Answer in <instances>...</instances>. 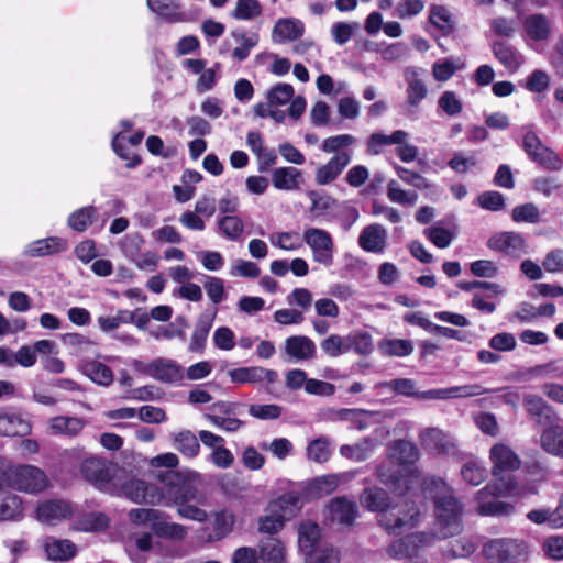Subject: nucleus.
Listing matches in <instances>:
<instances>
[{
	"label": "nucleus",
	"instance_id": "nucleus-50",
	"mask_svg": "<svg viewBox=\"0 0 563 563\" xmlns=\"http://www.w3.org/2000/svg\"><path fill=\"white\" fill-rule=\"evenodd\" d=\"M332 453V443L328 437H320L309 442L306 454L314 463H325Z\"/></svg>",
	"mask_w": 563,
	"mask_h": 563
},
{
	"label": "nucleus",
	"instance_id": "nucleus-26",
	"mask_svg": "<svg viewBox=\"0 0 563 563\" xmlns=\"http://www.w3.org/2000/svg\"><path fill=\"white\" fill-rule=\"evenodd\" d=\"M258 563H285L286 547L275 537L263 538L257 545Z\"/></svg>",
	"mask_w": 563,
	"mask_h": 563
},
{
	"label": "nucleus",
	"instance_id": "nucleus-41",
	"mask_svg": "<svg viewBox=\"0 0 563 563\" xmlns=\"http://www.w3.org/2000/svg\"><path fill=\"white\" fill-rule=\"evenodd\" d=\"M244 232L243 220L234 214H225L217 219V233L230 241H239Z\"/></svg>",
	"mask_w": 563,
	"mask_h": 563
},
{
	"label": "nucleus",
	"instance_id": "nucleus-17",
	"mask_svg": "<svg viewBox=\"0 0 563 563\" xmlns=\"http://www.w3.org/2000/svg\"><path fill=\"white\" fill-rule=\"evenodd\" d=\"M228 375L231 382L235 384H260L266 382L268 385H272L278 379V373L276 371L261 366L230 369Z\"/></svg>",
	"mask_w": 563,
	"mask_h": 563
},
{
	"label": "nucleus",
	"instance_id": "nucleus-62",
	"mask_svg": "<svg viewBox=\"0 0 563 563\" xmlns=\"http://www.w3.org/2000/svg\"><path fill=\"white\" fill-rule=\"evenodd\" d=\"M358 30L357 22H335L332 24L330 33L338 45H344Z\"/></svg>",
	"mask_w": 563,
	"mask_h": 563
},
{
	"label": "nucleus",
	"instance_id": "nucleus-32",
	"mask_svg": "<svg viewBox=\"0 0 563 563\" xmlns=\"http://www.w3.org/2000/svg\"><path fill=\"white\" fill-rule=\"evenodd\" d=\"M305 31L303 23L298 19L284 18L279 19L273 29L272 37L276 43L285 41H294L299 38Z\"/></svg>",
	"mask_w": 563,
	"mask_h": 563
},
{
	"label": "nucleus",
	"instance_id": "nucleus-13",
	"mask_svg": "<svg viewBox=\"0 0 563 563\" xmlns=\"http://www.w3.org/2000/svg\"><path fill=\"white\" fill-rule=\"evenodd\" d=\"M152 378L166 384H176L185 378V369L174 360L158 357L144 368Z\"/></svg>",
	"mask_w": 563,
	"mask_h": 563
},
{
	"label": "nucleus",
	"instance_id": "nucleus-27",
	"mask_svg": "<svg viewBox=\"0 0 563 563\" xmlns=\"http://www.w3.org/2000/svg\"><path fill=\"white\" fill-rule=\"evenodd\" d=\"M86 420L79 417L56 416L47 421L48 431L53 435L77 437L86 426Z\"/></svg>",
	"mask_w": 563,
	"mask_h": 563
},
{
	"label": "nucleus",
	"instance_id": "nucleus-33",
	"mask_svg": "<svg viewBox=\"0 0 563 563\" xmlns=\"http://www.w3.org/2000/svg\"><path fill=\"white\" fill-rule=\"evenodd\" d=\"M493 53L498 62L510 73H516L525 63L523 55L505 42L494 43Z\"/></svg>",
	"mask_w": 563,
	"mask_h": 563
},
{
	"label": "nucleus",
	"instance_id": "nucleus-30",
	"mask_svg": "<svg viewBox=\"0 0 563 563\" xmlns=\"http://www.w3.org/2000/svg\"><path fill=\"white\" fill-rule=\"evenodd\" d=\"M147 7L168 23L183 22L186 19L180 0H147Z\"/></svg>",
	"mask_w": 563,
	"mask_h": 563
},
{
	"label": "nucleus",
	"instance_id": "nucleus-37",
	"mask_svg": "<svg viewBox=\"0 0 563 563\" xmlns=\"http://www.w3.org/2000/svg\"><path fill=\"white\" fill-rule=\"evenodd\" d=\"M360 503L365 509L377 511L378 515H382L383 511L387 510L393 505L389 501L387 493L376 486L365 488L360 496Z\"/></svg>",
	"mask_w": 563,
	"mask_h": 563
},
{
	"label": "nucleus",
	"instance_id": "nucleus-4",
	"mask_svg": "<svg viewBox=\"0 0 563 563\" xmlns=\"http://www.w3.org/2000/svg\"><path fill=\"white\" fill-rule=\"evenodd\" d=\"M419 457L418 448L409 441L400 440L390 448L388 460L377 468L379 481L394 489L401 492L408 488V477L402 472H408Z\"/></svg>",
	"mask_w": 563,
	"mask_h": 563
},
{
	"label": "nucleus",
	"instance_id": "nucleus-10",
	"mask_svg": "<svg viewBox=\"0 0 563 563\" xmlns=\"http://www.w3.org/2000/svg\"><path fill=\"white\" fill-rule=\"evenodd\" d=\"M522 147L529 158L541 167L551 170H559L561 168V159L552 150L542 144L534 132L528 131L525 134Z\"/></svg>",
	"mask_w": 563,
	"mask_h": 563
},
{
	"label": "nucleus",
	"instance_id": "nucleus-36",
	"mask_svg": "<svg viewBox=\"0 0 563 563\" xmlns=\"http://www.w3.org/2000/svg\"><path fill=\"white\" fill-rule=\"evenodd\" d=\"M376 413L360 409H340L334 412V420L346 421L351 429L364 430L375 422Z\"/></svg>",
	"mask_w": 563,
	"mask_h": 563
},
{
	"label": "nucleus",
	"instance_id": "nucleus-44",
	"mask_svg": "<svg viewBox=\"0 0 563 563\" xmlns=\"http://www.w3.org/2000/svg\"><path fill=\"white\" fill-rule=\"evenodd\" d=\"M408 140V133L402 130H396L391 134L373 133L367 142L368 151L372 154L378 155L384 146L398 145L402 141Z\"/></svg>",
	"mask_w": 563,
	"mask_h": 563
},
{
	"label": "nucleus",
	"instance_id": "nucleus-51",
	"mask_svg": "<svg viewBox=\"0 0 563 563\" xmlns=\"http://www.w3.org/2000/svg\"><path fill=\"white\" fill-rule=\"evenodd\" d=\"M349 352L353 351L358 355H368L374 350L373 338L368 332L362 330L351 331L346 335Z\"/></svg>",
	"mask_w": 563,
	"mask_h": 563
},
{
	"label": "nucleus",
	"instance_id": "nucleus-14",
	"mask_svg": "<svg viewBox=\"0 0 563 563\" xmlns=\"http://www.w3.org/2000/svg\"><path fill=\"white\" fill-rule=\"evenodd\" d=\"M432 539L433 536L427 532L406 534L404 538L390 543L386 549V553L394 560H401L411 556L419 548L431 543Z\"/></svg>",
	"mask_w": 563,
	"mask_h": 563
},
{
	"label": "nucleus",
	"instance_id": "nucleus-54",
	"mask_svg": "<svg viewBox=\"0 0 563 563\" xmlns=\"http://www.w3.org/2000/svg\"><path fill=\"white\" fill-rule=\"evenodd\" d=\"M320 347L324 355L331 358L349 353L346 335L330 334L320 342Z\"/></svg>",
	"mask_w": 563,
	"mask_h": 563
},
{
	"label": "nucleus",
	"instance_id": "nucleus-28",
	"mask_svg": "<svg viewBox=\"0 0 563 563\" xmlns=\"http://www.w3.org/2000/svg\"><path fill=\"white\" fill-rule=\"evenodd\" d=\"M423 70L417 67H408L405 69L404 77L408 85L407 98L411 107H417L428 93L427 86L422 80Z\"/></svg>",
	"mask_w": 563,
	"mask_h": 563
},
{
	"label": "nucleus",
	"instance_id": "nucleus-5",
	"mask_svg": "<svg viewBox=\"0 0 563 563\" xmlns=\"http://www.w3.org/2000/svg\"><path fill=\"white\" fill-rule=\"evenodd\" d=\"M0 474V489L13 488L25 494H38L48 486L46 474L38 467L30 464H11L2 457Z\"/></svg>",
	"mask_w": 563,
	"mask_h": 563
},
{
	"label": "nucleus",
	"instance_id": "nucleus-40",
	"mask_svg": "<svg viewBox=\"0 0 563 563\" xmlns=\"http://www.w3.org/2000/svg\"><path fill=\"white\" fill-rule=\"evenodd\" d=\"M44 549L47 558L52 561H67L76 554V547L73 542L52 537L45 539Z\"/></svg>",
	"mask_w": 563,
	"mask_h": 563
},
{
	"label": "nucleus",
	"instance_id": "nucleus-16",
	"mask_svg": "<svg viewBox=\"0 0 563 563\" xmlns=\"http://www.w3.org/2000/svg\"><path fill=\"white\" fill-rule=\"evenodd\" d=\"M73 506L66 500H46L40 503L36 508V519L46 525H56L73 515Z\"/></svg>",
	"mask_w": 563,
	"mask_h": 563
},
{
	"label": "nucleus",
	"instance_id": "nucleus-3",
	"mask_svg": "<svg viewBox=\"0 0 563 563\" xmlns=\"http://www.w3.org/2000/svg\"><path fill=\"white\" fill-rule=\"evenodd\" d=\"M161 504L166 506L196 501L203 505L205 497L199 492L200 476L192 471H162L157 474Z\"/></svg>",
	"mask_w": 563,
	"mask_h": 563
},
{
	"label": "nucleus",
	"instance_id": "nucleus-47",
	"mask_svg": "<svg viewBox=\"0 0 563 563\" xmlns=\"http://www.w3.org/2000/svg\"><path fill=\"white\" fill-rule=\"evenodd\" d=\"M375 448V443L369 438H364L360 442L349 445L344 444L340 446V454L346 459H350L355 462H362L369 457L373 450Z\"/></svg>",
	"mask_w": 563,
	"mask_h": 563
},
{
	"label": "nucleus",
	"instance_id": "nucleus-45",
	"mask_svg": "<svg viewBox=\"0 0 563 563\" xmlns=\"http://www.w3.org/2000/svg\"><path fill=\"white\" fill-rule=\"evenodd\" d=\"M523 407L526 411L533 417L538 423H542V418L550 421L551 416H554L552 408L543 400L542 397L533 394H528L523 397Z\"/></svg>",
	"mask_w": 563,
	"mask_h": 563
},
{
	"label": "nucleus",
	"instance_id": "nucleus-7",
	"mask_svg": "<svg viewBox=\"0 0 563 563\" xmlns=\"http://www.w3.org/2000/svg\"><path fill=\"white\" fill-rule=\"evenodd\" d=\"M482 553L492 563H517L528 558L529 545L519 539H493L484 543Z\"/></svg>",
	"mask_w": 563,
	"mask_h": 563
},
{
	"label": "nucleus",
	"instance_id": "nucleus-38",
	"mask_svg": "<svg viewBox=\"0 0 563 563\" xmlns=\"http://www.w3.org/2000/svg\"><path fill=\"white\" fill-rule=\"evenodd\" d=\"M320 527L311 520H302L298 525V547L301 553H306L311 549L323 544L320 542Z\"/></svg>",
	"mask_w": 563,
	"mask_h": 563
},
{
	"label": "nucleus",
	"instance_id": "nucleus-39",
	"mask_svg": "<svg viewBox=\"0 0 563 563\" xmlns=\"http://www.w3.org/2000/svg\"><path fill=\"white\" fill-rule=\"evenodd\" d=\"M340 478L335 474H327L310 481L305 487L308 498L316 499L334 492L339 486Z\"/></svg>",
	"mask_w": 563,
	"mask_h": 563
},
{
	"label": "nucleus",
	"instance_id": "nucleus-12",
	"mask_svg": "<svg viewBox=\"0 0 563 563\" xmlns=\"http://www.w3.org/2000/svg\"><path fill=\"white\" fill-rule=\"evenodd\" d=\"M421 445L437 455H452L460 453L453 437L438 428H427L420 432Z\"/></svg>",
	"mask_w": 563,
	"mask_h": 563
},
{
	"label": "nucleus",
	"instance_id": "nucleus-21",
	"mask_svg": "<svg viewBox=\"0 0 563 563\" xmlns=\"http://www.w3.org/2000/svg\"><path fill=\"white\" fill-rule=\"evenodd\" d=\"M300 495L296 492H288L268 503L266 511L278 515L285 522L295 517L301 509Z\"/></svg>",
	"mask_w": 563,
	"mask_h": 563
},
{
	"label": "nucleus",
	"instance_id": "nucleus-43",
	"mask_svg": "<svg viewBox=\"0 0 563 563\" xmlns=\"http://www.w3.org/2000/svg\"><path fill=\"white\" fill-rule=\"evenodd\" d=\"M151 529L156 536L172 540H183L187 536V529L185 526L167 521L161 511L158 514V519L154 520Z\"/></svg>",
	"mask_w": 563,
	"mask_h": 563
},
{
	"label": "nucleus",
	"instance_id": "nucleus-20",
	"mask_svg": "<svg viewBox=\"0 0 563 563\" xmlns=\"http://www.w3.org/2000/svg\"><path fill=\"white\" fill-rule=\"evenodd\" d=\"M329 519L343 526H352L358 515L355 501L346 497H335L328 506Z\"/></svg>",
	"mask_w": 563,
	"mask_h": 563
},
{
	"label": "nucleus",
	"instance_id": "nucleus-22",
	"mask_svg": "<svg viewBox=\"0 0 563 563\" xmlns=\"http://www.w3.org/2000/svg\"><path fill=\"white\" fill-rule=\"evenodd\" d=\"M549 422L540 434L539 444L548 454L563 459V423Z\"/></svg>",
	"mask_w": 563,
	"mask_h": 563
},
{
	"label": "nucleus",
	"instance_id": "nucleus-2",
	"mask_svg": "<svg viewBox=\"0 0 563 563\" xmlns=\"http://www.w3.org/2000/svg\"><path fill=\"white\" fill-rule=\"evenodd\" d=\"M427 489L434 501L435 529L439 538H449L463 530L462 505L441 478H432Z\"/></svg>",
	"mask_w": 563,
	"mask_h": 563
},
{
	"label": "nucleus",
	"instance_id": "nucleus-18",
	"mask_svg": "<svg viewBox=\"0 0 563 563\" xmlns=\"http://www.w3.org/2000/svg\"><path fill=\"white\" fill-rule=\"evenodd\" d=\"M493 391L492 389H486L478 384L473 385H463V386H453L449 388H439V389H430L427 391H421L419 395V399L422 400H431V399H454V398H467L481 396L487 393Z\"/></svg>",
	"mask_w": 563,
	"mask_h": 563
},
{
	"label": "nucleus",
	"instance_id": "nucleus-63",
	"mask_svg": "<svg viewBox=\"0 0 563 563\" xmlns=\"http://www.w3.org/2000/svg\"><path fill=\"white\" fill-rule=\"evenodd\" d=\"M63 343L70 349L71 354L80 356L87 353L93 345V342L79 333H66L62 336Z\"/></svg>",
	"mask_w": 563,
	"mask_h": 563
},
{
	"label": "nucleus",
	"instance_id": "nucleus-55",
	"mask_svg": "<svg viewBox=\"0 0 563 563\" xmlns=\"http://www.w3.org/2000/svg\"><path fill=\"white\" fill-rule=\"evenodd\" d=\"M175 448L185 456L195 457L198 455L200 444L191 431H181L174 437Z\"/></svg>",
	"mask_w": 563,
	"mask_h": 563
},
{
	"label": "nucleus",
	"instance_id": "nucleus-46",
	"mask_svg": "<svg viewBox=\"0 0 563 563\" xmlns=\"http://www.w3.org/2000/svg\"><path fill=\"white\" fill-rule=\"evenodd\" d=\"M152 548V536L143 533L130 540L125 544V552L134 563H145L147 561L146 553Z\"/></svg>",
	"mask_w": 563,
	"mask_h": 563
},
{
	"label": "nucleus",
	"instance_id": "nucleus-64",
	"mask_svg": "<svg viewBox=\"0 0 563 563\" xmlns=\"http://www.w3.org/2000/svg\"><path fill=\"white\" fill-rule=\"evenodd\" d=\"M294 88L290 84H277L272 87L267 92V99L271 104L284 106L287 104L294 97Z\"/></svg>",
	"mask_w": 563,
	"mask_h": 563
},
{
	"label": "nucleus",
	"instance_id": "nucleus-6",
	"mask_svg": "<svg viewBox=\"0 0 563 563\" xmlns=\"http://www.w3.org/2000/svg\"><path fill=\"white\" fill-rule=\"evenodd\" d=\"M377 520L388 533L401 534L420 525L422 512L415 500L401 498L393 503L382 515H377Z\"/></svg>",
	"mask_w": 563,
	"mask_h": 563
},
{
	"label": "nucleus",
	"instance_id": "nucleus-61",
	"mask_svg": "<svg viewBox=\"0 0 563 563\" xmlns=\"http://www.w3.org/2000/svg\"><path fill=\"white\" fill-rule=\"evenodd\" d=\"M462 68H464V63L460 59L454 62L451 58H445L433 64L432 75L438 81H446L455 74L456 70Z\"/></svg>",
	"mask_w": 563,
	"mask_h": 563
},
{
	"label": "nucleus",
	"instance_id": "nucleus-34",
	"mask_svg": "<svg viewBox=\"0 0 563 563\" xmlns=\"http://www.w3.org/2000/svg\"><path fill=\"white\" fill-rule=\"evenodd\" d=\"M301 183L302 172L295 167H278L272 173V184L278 190H296Z\"/></svg>",
	"mask_w": 563,
	"mask_h": 563
},
{
	"label": "nucleus",
	"instance_id": "nucleus-25",
	"mask_svg": "<svg viewBox=\"0 0 563 563\" xmlns=\"http://www.w3.org/2000/svg\"><path fill=\"white\" fill-rule=\"evenodd\" d=\"M350 162L351 155L347 152L335 154L327 164L317 169L316 183L318 185H328L334 181Z\"/></svg>",
	"mask_w": 563,
	"mask_h": 563
},
{
	"label": "nucleus",
	"instance_id": "nucleus-9",
	"mask_svg": "<svg viewBox=\"0 0 563 563\" xmlns=\"http://www.w3.org/2000/svg\"><path fill=\"white\" fill-rule=\"evenodd\" d=\"M302 239L310 247L312 258L325 267H330L334 262V242L331 234L323 229L308 228L303 231Z\"/></svg>",
	"mask_w": 563,
	"mask_h": 563
},
{
	"label": "nucleus",
	"instance_id": "nucleus-23",
	"mask_svg": "<svg viewBox=\"0 0 563 563\" xmlns=\"http://www.w3.org/2000/svg\"><path fill=\"white\" fill-rule=\"evenodd\" d=\"M387 244V230L378 223L365 227L360 236L358 245L366 252L383 253Z\"/></svg>",
	"mask_w": 563,
	"mask_h": 563
},
{
	"label": "nucleus",
	"instance_id": "nucleus-60",
	"mask_svg": "<svg viewBox=\"0 0 563 563\" xmlns=\"http://www.w3.org/2000/svg\"><path fill=\"white\" fill-rule=\"evenodd\" d=\"M394 169L397 176L407 185H410L417 189H430L433 188L434 185L430 183L426 177L421 174L408 169L401 165L394 164Z\"/></svg>",
	"mask_w": 563,
	"mask_h": 563
},
{
	"label": "nucleus",
	"instance_id": "nucleus-58",
	"mask_svg": "<svg viewBox=\"0 0 563 563\" xmlns=\"http://www.w3.org/2000/svg\"><path fill=\"white\" fill-rule=\"evenodd\" d=\"M232 35L239 43V46H236L232 52L233 58L240 62L246 59L251 53V49L258 43V35H247L244 32H233Z\"/></svg>",
	"mask_w": 563,
	"mask_h": 563
},
{
	"label": "nucleus",
	"instance_id": "nucleus-31",
	"mask_svg": "<svg viewBox=\"0 0 563 563\" xmlns=\"http://www.w3.org/2000/svg\"><path fill=\"white\" fill-rule=\"evenodd\" d=\"M80 369L84 375L97 385L108 387L113 383L114 375L112 369L99 361L85 358L81 361Z\"/></svg>",
	"mask_w": 563,
	"mask_h": 563
},
{
	"label": "nucleus",
	"instance_id": "nucleus-59",
	"mask_svg": "<svg viewBox=\"0 0 563 563\" xmlns=\"http://www.w3.org/2000/svg\"><path fill=\"white\" fill-rule=\"evenodd\" d=\"M387 197L394 203L415 206L418 195L412 190L402 189L396 180L387 184Z\"/></svg>",
	"mask_w": 563,
	"mask_h": 563
},
{
	"label": "nucleus",
	"instance_id": "nucleus-48",
	"mask_svg": "<svg viewBox=\"0 0 563 563\" xmlns=\"http://www.w3.org/2000/svg\"><path fill=\"white\" fill-rule=\"evenodd\" d=\"M305 563H339L340 552L331 544L323 543L303 553Z\"/></svg>",
	"mask_w": 563,
	"mask_h": 563
},
{
	"label": "nucleus",
	"instance_id": "nucleus-35",
	"mask_svg": "<svg viewBox=\"0 0 563 563\" xmlns=\"http://www.w3.org/2000/svg\"><path fill=\"white\" fill-rule=\"evenodd\" d=\"M31 423L18 413H0V435L24 437L31 432Z\"/></svg>",
	"mask_w": 563,
	"mask_h": 563
},
{
	"label": "nucleus",
	"instance_id": "nucleus-8",
	"mask_svg": "<svg viewBox=\"0 0 563 563\" xmlns=\"http://www.w3.org/2000/svg\"><path fill=\"white\" fill-rule=\"evenodd\" d=\"M79 471L81 476L98 489L113 493L112 479L117 467L111 462L98 456H88L82 460Z\"/></svg>",
	"mask_w": 563,
	"mask_h": 563
},
{
	"label": "nucleus",
	"instance_id": "nucleus-57",
	"mask_svg": "<svg viewBox=\"0 0 563 563\" xmlns=\"http://www.w3.org/2000/svg\"><path fill=\"white\" fill-rule=\"evenodd\" d=\"M273 246L279 247L284 251H297L302 246L303 239L298 232H276L269 236Z\"/></svg>",
	"mask_w": 563,
	"mask_h": 563
},
{
	"label": "nucleus",
	"instance_id": "nucleus-1",
	"mask_svg": "<svg viewBox=\"0 0 563 563\" xmlns=\"http://www.w3.org/2000/svg\"><path fill=\"white\" fill-rule=\"evenodd\" d=\"M489 460L493 464L492 473L494 482L487 484L477 492L476 499L478 501L477 514L481 516H501L509 515L514 508L511 505L496 499L486 500L488 497H497L500 495H516V484L512 476H504L505 472L518 470L521 461L517 453L505 443H496L490 448Z\"/></svg>",
	"mask_w": 563,
	"mask_h": 563
},
{
	"label": "nucleus",
	"instance_id": "nucleus-11",
	"mask_svg": "<svg viewBox=\"0 0 563 563\" xmlns=\"http://www.w3.org/2000/svg\"><path fill=\"white\" fill-rule=\"evenodd\" d=\"M553 32L554 21L544 13H531L522 20V36L527 43H547Z\"/></svg>",
	"mask_w": 563,
	"mask_h": 563
},
{
	"label": "nucleus",
	"instance_id": "nucleus-53",
	"mask_svg": "<svg viewBox=\"0 0 563 563\" xmlns=\"http://www.w3.org/2000/svg\"><path fill=\"white\" fill-rule=\"evenodd\" d=\"M379 351L385 356H407L413 352L410 341L402 339H386L379 342Z\"/></svg>",
	"mask_w": 563,
	"mask_h": 563
},
{
	"label": "nucleus",
	"instance_id": "nucleus-24",
	"mask_svg": "<svg viewBox=\"0 0 563 563\" xmlns=\"http://www.w3.org/2000/svg\"><path fill=\"white\" fill-rule=\"evenodd\" d=\"M67 249V241L59 236H49L30 242L23 254L27 257H42L62 253Z\"/></svg>",
	"mask_w": 563,
	"mask_h": 563
},
{
	"label": "nucleus",
	"instance_id": "nucleus-56",
	"mask_svg": "<svg viewBox=\"0 0 563 563\" xmlns=\"http://www.w3.org/2000/svg\"><path fill=\"white\" fill-rule=\"evenodd\" d=\"M262 14V4L258 0H238L231 13L232 18L249 21Z\"/></svg>",
	"mask_w": 563,
	"mask_h": 563
},
{
	"label": "nucleus",
	"instance_id": "nucleus-52",
	"mask_svg": "<svg viewBox=\"0 0 563 563\" xmlns=\"http://www.w3.org/2000/svg\"><path fill=\"white\" fill-rule=\"evenodd\" d=\"M461 475L466 483L477 486L487 477V471L482 461L470 457L463 464Z\"/></svg>",
	"mask_w": 563,
	"mask_h": 563
},
{
	"label": "nucleus",
	"instance_id": "nucleus-19",
	"mask_svg": "<svg viewBox=\"0 0 563 563\" xmlns=\"http://www.w3.org/2000/svg\"><path fill=\"white\" fill-rule=\"evenodd\" d=\"M122 493L134 503L161 504L162 495L158 494L157 485L146 484L141 479H130L122 486Z\"/></svg>",
	"mask_w": 563,
	"mask_h": 563
},
{
	"label": "nucleus",
	"instance_id": "nucleus-15",
	"mask_svg": "<svg viewBox=\"0 0 563 563\" xmlns=\"http://www.w3.org/2000/svg\"><path fill=\"white\" fill-rule=\"evenodd\" d=\"M284 353L291 362H309L317 356V345L307 335H291L285 340Z\"/></svg>",
	"mask_w": 563,
	"mask_h": 563
},
{
	"label": "nucleus",
	"instance_id": "nucleus-29",
	"mask_svg": "<svg viewBox=\"0 0 563 563\" xmlns=\"http://www.w3.org/2000/svg\"><path fill=\"white\" fill-rule=\"evenodd\" d=\"M487 245L489 249L506 253L512 256H519L523 250L525 242L520 234L514 232H503L492 236Z\"/></svg>",
	"mask_w": 563,
	"mask_h": 563
},
{
	"label": "nucleus",
	"instance_id": "nucleus-42",
	"mask_svg": "<svg viewBox=\"0 0 563 563\" xmlns=\"http://www.w3.org/2000/svg\"><path fill=\"white\" fill-rule=\"evenodd\" d=\"M23 517L22 499L0 489V520H20Z\"/></svg>",
	"mask_w": 563,
	"mask_h": 563
},
{
	"label": "nucleus",
	"instance_id": "nucleus-49",
	"mask_svg": "<svg viewBox=\"0 0 563 563\" xmlns=\"http://www.w3.org/2000/svg\"><path fill=\"white\" fill-rule=\"evenodd\" d=\"M96 219L97 209L93 206H87L71 212L67 219V223L74 231L84 232Z\"/></svg>",
	"mask_w": 563,
	"mask_h": 563
}]
</instances>
